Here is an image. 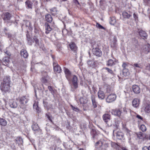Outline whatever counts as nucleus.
<instances>
[{
    "label": "nucleus",
    "mask_w": 150,
    "mask_h": 150,
    "mask_svg": "<svg viewBox=\"0 0 150 150\" xmlns=\"http://www.w3.org/2000/svg\"><path fill=\"white\" fill-rule=\"evenodd\" d=\"M111 113L112 115L120 117L121 115L122 112L119 109H115L112 110Z\"/></svg>",
    "instance_id": "obj_6"
},
{
    "label": "nucleus",
    "mask_w": 150,
    "mask_h": 150,
    "mask_svg": "<svg viewBox=\"0 0 150 150\" xmlns=\"http://www.w3.org/2000/svg\"><path fill=\"white\" fill-rule=\"evenodd\" d=\"M88 64L90 66H93L95 65V62L93 60H89L87 62Z\"/></svg>",
    "instance_id": "obj_42"
},
{
    "label": "nucleus",
    "mask_w": 150,
    "mask_h": 150,
    "mask_svg": "<svg viewBox=\"0 0 150 150\" xmlns=\"http://www.w3.org/2000/svg\"><path fill=\"white\" fill-rule=\"evenodd\" d=\"M46 20L49 23H51L52 20V18L50 14H47L45 16Z\"/></svg>",
    "instance_id": "obj_27"
},
{
    "label": "nucleus",
    "mask_w": 150,
    "mask_h": 150,
    "mask_svg": "<svg viewBox=\"0 0 150 150\" xmlns=\"http://www.w3.org/2000/svg\"><path fill=\"white\" fill-rule=\"evenodd\" d=\"M92 51L93 54L98 57H100L102 55V52L101 50L98 48L94 47L93 46Z\"/></svg>",
    "instance_id": "obj_5"
},
{
    "label": "nucleus",
    "mask_w": 150,
    "mask_h": 150,
    "mask_svg": "<svg viewBox=\"0 0 150 150\" xmlns=\"http://www.w3.org/2000/svg\"><path fill=\"white\" fill-rule=\"evenodd\" d=\"M58 64H57V63H53V66H58Z\"/></svg>",
    "instance_id": "obj_64"
},
{
    "label": "nucleus",
    "mask_w": 150,
    "mask_h": 150,
    "mask_svg": "<svg viewBox=\"0 0 150 150\" xmlns=\"http://www.w3.org/2000/svg\"><path fill=\"white\" fill-rule=\"evenodd\" d=\"M50 11L51 14L54 16L56 15L58 13V11L56 7H54L51 8Z\"/></svg>",
    "instance_id": "obj_28"
},
{
    "label": "nucleus",
    "mask_w": 150,
    "mask_h": 150,
    "mask_svg": "<svg viewBox=\"0 0 150 150\" xmlns=\"http://www.w3.org/2000/svg\"><path fill=\"white\" fill-rule=\"evenodd\" d=\"M10 78L9 77L4 76L3 79V81L1 83L10 85Z\"/></svg>",
    "instance_id": "obj_15"
},
{
    "label": "nucleus",
    "mask_w": 150,
    "mask_h": 150,
    "mask_svg": "<svg viewBox=\"0 0 150 150\" xmlns=\"http://www.w3.org/2000/svg\"><path fill=\"white\" fill-rule=\"evenodd\" d=\"M139 33L141 37L146 38L147 36V35L146 33L143 30H140L139 32Z\"/></svg>",
    "instance_id": "obj_33"
},
{
    "label": "nucleus",
    "mask_w": 150,
    "mask_h": 150,
    "mask_svg": "<svg viewBox=\"0 0 150 150\" xmlns=\"http://www.w3.org/2000/svg\"><path fill=\"white\" fill-rule=\"evenodd\" d=\"M32 127L33 130L34 131H38L40 130V128L36 123H33Z\"/></svg>",
    "instance_id": "obj_29"
},
{
    "label": "nucleus",
    "mask_w": 150,
    "mask_h": 150,
    "mask_svg": "<svg viewBox=\"0 0 150 150\" xmlns=\"http://www.w3.org/2000/svg\"><path fill=\"white\" fill-rule=\"evenodd\" d=\"M103 118L108 127L111 126L112 123L110 120V115L108 114H105L103 116Z\"/></svg>",
    "instance_id": "obj_1"
},
{
    "label": "nucleus",
    "mask_w": 150,
    "mask_h": 150,
    "mask_svg": "<svg viewBox=\"0 0 150 150\" xmlns=\"http://www.w3.org/2000/svg\"><path fill=\"white\" fill-rule=\"evenodd\" d=\"M116 98L115 94H111L108 95L106 99V101L108 103H111L115 101Z\"/></svg>",
    "instance_id": "obj_3"
},
{
    "label": "nucleus",
    "mask_w": 150,
    "mask_h": 150,
    "mask_svg": "<svg viewBox=\"0 0 150 150\" xmlns=\"http://www.w3.org/2000/svg\"><path fill=\"white\" fill-rule=\"evenodd\" d=\"M98 144H100V145L96 147L95 150H105V149L103 148L102 146L103 143L101 141H98L96 142V146H97Z\"/></svg>",
    "instance_id": "obj_11"
},
{
    "label": "nucleus",
    "mask_w": 150,
    "mask_h": 150,
    "mask_svg": "<svg viewBox=\"0 0 150 150\" xmlns=\"http://www.w3.org/2000/svg\"><path fill=\"white\" fill-rule=\"evenodd\" d=\"M105 69H106V70H107V71L109 73H110L111 74H112L113 73V71H112V70L109 69L108 68L105 67Z\"/></svg>",
    "instance_id": "obj_54"
},
{
    "label": "nucleus",
    "mask_w": 150,
    "mask_h": 150,
    "mask_svg": "<svg viewBox=\"0 0 150 150\" xmlns=\"http://www.w3.org/2000/svg\"><path fill=\"white\" fill-rule=\"evenodd\" d=\"M129 111V110L125 108H123V112H124V114H127V112Z\"/></svg>",
    "instance_id": "obj_52"
},
{
    "label": "nucleus",
    "mask_w": 150,
    "mask_h": 150,
    "mask_svg": "<svg viewBox=\"0 0 150 150\" xmlns=\"http://www.w3.org/2000/svg\"><path fill=\"white\" fill-rule=\"evenodd\" d=\"M142 150H149L148 147L145 146L142 148Z\"/></svg>",
    "instance_id": "obj_58"
},
{
    "label": "nucleus",
    "mask_w": 150,
    "mask_h": 150,
    "mask_svg": "<svg viewBox=\"0 0 150 150\" xmlns=\"http://www.w3.org/2000/svg\"><path fill=\"white\" fill-rule=\"evenodd\" d=\"M140 129L143 132H145L146 129V126L144 125H142L140 127Z\"/></svg>",
    "instance_id": "obj_47"
},
{
    "label": "nucleus",
    "mask_w": 150,
    "mask_h": 150,
    "mask_svg": "<svg viewBox=\"0 0 150 150\" xmlns=\"http://www.w3.org/2000/svg\"><path fill=\"white\" fill-rule=\"evenodd\" d=\"M9 57H4L3 59V62H4L6 65H8L9 63L10 62L9 60Z\"/></svg>",
    "instance_id": "obj_39"
},
{
    "label": "nucleus",
    "mask_w": 150,
    "mask_h": 150,
    "mask_svg": "<svg viewBox=\"0 0 150 150\" xmlns=\"http://www.w3.org/2000/svg\"><path fill=\"white\" fill-rule=\"evenodd\" d=\"M122 14L124 18H129L132 16V13L129 11L128 12L124 11L122 12Z\"/></svg>",
    "instance_id": "obj_20"
},
{
    "label": "nucleus",
    "mask_w": 150,
    "mask_h": 150,
    "mask_svg": "<svg viewBox=\"0 0 150 150\" xmlns=\"http://www.w3.org/2000/svg\"><path fill=\"white\" fill-rule=\"evenodd\" d=\"M48 88L50 91V92L51 93L54 95V91L53 90V88L52 86H49L48 87Z\"/></svg>",
    "instance_id": "obj_46"
},
{
    "label": "nucleus",
    "mask_w": 150,
    "mask_h": 150,
    "mask_svg": "<svg viewBox=\"0 0 150 150\" xmlns=\"http://www.w3.org/2000/svg\"><path fill=\"white\" fill-rule=\"evenodd\" d=\"M112 146L114 148H116L117 149L119 150L120 148V146L117 144L115 143H113L112 144Z\"/></svg>",
    "instance_id": "obj_45"
},
{
    "label": "nucleus",
    "mask_w": 150,
    "mask_h": 150,
    "mask_svg": "<svg viewBox=\"0 0 150 150\" xmlns=\"http://www.w3.org/2000/svg\"><path fill=\"white\" fill-rule=\"evenodd\" d=\"M117 61L116 60L109 59L107 62V65L108 66H113L117 65Z\"/></svg>",
    "instance_id": "obj_16"
},
{
    "label": "nucleus",
    "mask_w": 150,
    "mask_h": 150,
    "mask_svg": "<svg viewBox=\"0 0 150 150\" xmlns=\"http://www.w3.org/2000/svg\"><path fill=\"white\" fill-rule=\"evenodd\" d=\"M125 66H124V68L122 70V74L124 76L126 77L129 74V72L128 70L125 68Z\"/></svg>",
    "instance_id": "obj_32"
},
{
    "label": "nucleus",
    "mask_w": 150,
    "mask_h": 150,
    "mask_svg": "<svg viewBox=\"0 0 150 150\" xmlns=\"http://www.w3.org/2000/svg\"><path fill=\"white\" fill-rule=\"evenodd\" d=\"M143 51L146 53H147L150 51V45L147 44L144 45L142 48Z\"/></svg>",
    "instance_id": "obj_12"
},
{
    "label": "nucleus",
    "mask_w": 150,
    "mask_h": 150,
    "mask_svg": "<svg viewBox=\"0 0 150 150\" xmlns=\"http://www.w3.org/2000/svg\"><path fill=\"white\" fill-rule=\"evenodd\" d=\"M117 138L119 139H122L123 137V133L120 131H118L116 133Z\"/></svg>",
    "instance_id": "obj_24"
},
{
    "label": "nucleus",
    "mask_w": 150,
    "mask_h": 150,
    "mask_svg": "<svg viewBox=\"0 0 150 150\" xmlns=\"http://www.w3.org/2000/svg\"><path fill=\"white\" fill-rule=\"evenodd\" d=\"M11 17V14L8 12H6L4 14V17L3 19L5 22L8 23V21L10 20Z\"/></svg>",
    "instance_id": "obj_8"
},
{
    "label": "nucleus",
    "mask_w": 150,
    "mask_h": 150,
    "mask_svg": "<svg viewBox=\"0 0 150 150\" xmlns=\"http://www.w3.org/2000/svg\"><path fill=\"white\" fill-rule=\"evenodd\" d=\"M122 150H128L125 147H122Z\"/></svg>",
    "instance_id": "obj_63"
},
{
    "label": "nucleus",
    "mask_w": 150,
    "mask_h": 150,
    "mask_svg": "<svg viewBox=\"0 0 150 150\" xmlns=\"http://www.w3.org/2000/svg\"><path fill=\"white\" fill-rule=\"evenodd\" d=\"M116 22V21L114 17H113L110 18V23L111 25H114L115 24Z\"/></svg>",
    "instance_id": "obj_40"
},
{
    "label": "nucleus",
    "mask_w": 150,
    "mask_h": 150,
    "mask_svg": "<svg viewBox=\"0 0 150 150\" xmlns=\"http://www.w3.org/2000/svg\"><path fill=\"white\" fill-rule=\"evenodd\" d=\"M138 118L140 119L141 120H142L143 118L140 116V115H137L136 116Z\"/></svg>",
    "instance_id": "obj_57"
},
{
    "label": "nucleus",
    "mask_w": 150,
    "mask_h": 150,
    "mask_svg": "<svg viewBox=\"0 0 150 150\" xmlns=\"http://www.w3.org/2000/svg\"><path fill=\"white\" fill-rule=\"evenodd\" d=\"M74 2L76 4H79V3L77 0H74Z\"/></svg>",
    "instance_id": "obj_59"
},
{
    "label": "nucleus",
    "mask_w": 150,
    "mask_h": 150,
    "mask_svg": "<svg viewBox=\"0 0 150 150\" xmlns=\"http://www.w3.org/2000/svg\"><path fill=\"white\" fill-rule=\"evenodd\" d=\"M69 46L71 50L76 53L77 47L75 43L72 42L70 44Z\"/></svg>",
    "instance_id": "obj_10"
},
{
    "label": "nucleus",
    "mask_w": 150,
    "mask_h": 150,
    "mask_svg": "<svg viewBox=\"0 0 150 150\" xmlns=\"http://www.w3.org/2000/svg\"><path fill=\"white\" fill-rule=\"evenodd\" d=\"M96 27L100 29H104V28L98 23H97Z\"/></svg>",
    "instance_id": "obj_49"
},
{
    "label": "nucleus",
    "mask_w": 150,
    "mask_h": 150,
    "mask_svg": "<svg viewBox=\"0 0 150 150\" xmlns=\"http://www.w3.org/2000/svg\"><path fill=\"white\" fill-rule=\"evenodd\" d=\"M80 101L81 104L84 105L87 103V101L83 98H81L80 99Z\"/></svg>",
    "instance_id": "obj_41"
},
{
    "label": "nucleus",
    "mask_w": 150,
    "mask_h": 150,
    "mask_svg": "<svg viewBox=\"0 0 150 150\" xmlns=\"http://www.w3.org/2000/svg\"><path fill=\"white\" fill-rule=\"evenodd\" d=\"M33 108L34 109H35L36 110L38 113L41 112V109L38 106L37 103H34L33 104Z\"/></svg>",
    "instance_id": "obj_38"
},
{
    "label": "nucleus",
    "mask_w": 150,
    "mask_h": 150,
    "mask_svg": "<svg viewBox=\"0 0 150 150\" xmlns=\"http://www.w3.org/2000/svg\"><path fill=\"white\" fill-rule=\"evenodd\" d=\"M64 72L66 75V77L68 80L70 79V76H71V71L65 68Z\"/></svg>",
    "instance_id": "obj_23"
},
{
    "label": "nucleus",
    "mask_w": 150,
    "mask_h": 150,
    "mask_svg": "<svg viewBox=\"0 0 150 150\" xmlns=\"http://www.w3.org/2000/svg\"><path fill=\"white\" fill-rule=\"evenodd\" d=\"M146 69L148 70L149 71H150V66H146Z\"/></svg>",
    "instance_id": "obj_60"
},
{
    "label": "nucleus",
    "mask_w": 150,
    "mask_h": 150,
    "mask_svg": "<svg viewBox=\"0 0 150 150\" xmlns=\"http://www.w3.org/2000/svg\"><path fill=\"white\" fill-rule=\"evenodd\" d=\"M133 17L135 20H137L138 18L137 16L135 13L133 14Z\"/></svg>",
    "instance_id": "obj_56"
},
{
    "label": "nucleus",
    "mask_w": 150,
    "mask_h": 150,
    "mask_svg": "<svg viewBox=\"0 0 150 150\" xmlns=\"http://www.w3.org/2000/svg\"><path fill=\"white\" fill-rule=\"evenodd\" d=\"M110 91V86H107V88H106V91L108 93H109Z\"/></svg>",
    "instance_id": "obj_55"
},
{
    "label": "nucleus",
    "mask_w": 150,
    "mask_h": 150,
    "mask_svg": "<svg viewBox=\"0 0 150 150\" xmlns=\"http://www.w3.org/2000/svg\"><path fill=\"white\" fill-rule=\"evenodd\" d=\"M122 124L123 130L127 133H128L129 134H130L129 133L130 132V131L126 127V125L123 123H122Z\"/></svg>",
    "instance_id": "obj_37"
},
{
    "label": "nucleus",
    "mask_w": 150,
    "mask_h": 150,
    "mask_svg": "<svg viewBox=\"0 0 150 150\" xmlns=\"http://www.w3.org/2000/svg\"><path fill=\"white\" fill-rule=\"evenodd\" d=\"M45 33L46 34H48L52 30V29L50 27V26L47 23L45 24Z\"/></svg>",
    "instance_id": "obj_25"
},
{
    "label": "nucleus",
    "mask_w": 150,
    "mask_h": 150,
    "mask_svg": "<svg viewBox=\"0 0 150 150\" xmlns=\"http://www.w3.org/2000/svg\"><path fill=\"white\" fill-rule=\"evenodd\" d=\"M16 143L18 144V145L22 144L23 143V140L20 137H18L15 139Z\"/></svg>",
    "instance_id": "obj_36"
},
{
    "label": "nucleus",
    "mask_w": 150,
    "mask_h": 150,
    "mask_svg": "<svg viewBox=\"0 0 150 150\" xmlns=\"http://www.w3.org/2000/svg\"><path fill=\"white\" fill-rule=\"evenodd\" d=\"M102 146H103V148L105 149V150H107V148L109 147V144L107 143H105Z\"/></svg>",
    "instance_id": "obj_53"
},
{
    "label": "nucleus",
    "mask_w": 150,
    "mask_h": 150,
    "mask_svg": "<svg viewBox=\"0 0 150 150\" xmlns=\"http://www.w3.org/2000/svg\"><path fill=\"white\" fill-rule=\"evenodd\" d=\"M133 92L136 94H139L140 92V87L136 85H133L132 87Z\"/></svg>",
    "instance_id": "obj_9"
},
{
    "label": "nucleus",
    "mask_w": 150,
    "mask_h": 150,
    "mask_svg": "<svg viewBox=\"0 0 150 150\" xmlns=\"http://www.w3.org/2000/svg\"><path fill=\"white\" fill-rule=\"evenodd\" d=\"M10 85L1 83L0 88L1 91L4 93H6L9 91Z\"/></svg>",
    "instance_id": "obj_2"
},
{
    "label": "nucleus",
    "mask_w": 150,
    "mask_h": 150,
    "mask_svg": "<svg viewBox=\"0 0 150 150\" xmlns=\"http://www.w3.org/2000/svg\"><path fill=\"white\" fill-rule=\"evenodd\" d=\"M25 3L26 5L28 8L32 9V4H33L31 2H30V1L29 0H27L25 2Z\"/></svg>",
    "instance_id": "obj_35"
},
{
    "label": "nucleus",
    "mask_w": 150,
    "mask_h": 150,
    "mask_svg": "<svg viewBox=\"0 0 150 150\" xmlns=\"http://www.w3.org/2000/svg\"><path fill=\"white\" fill-rule=\"evenodd\" d=\"M98 95L99 99H103L105 97V94L102 91H99L98 93Z\"/></svg>",
    "instance_id": "obj_21"
},
{
    "label": "nucleus",
    "mask_w": 150,
    "mask_h": 150,
    "mask_svg": "<svg viewBox=\"0 0 150 150\" xmlns=\"http://www.w3.org/2000/svg\"><path fill=\"white\" fill-rule=\"evenodd\" d=\"M77 78L76 76H73L72 79V83L74 87L75 88H76L78 87V83H77Z\"/></svg>",
    "instance_id": "obj_17"
},
{
    "label": "nucleus",
    "mask_w": 150,
    "mask_h": 150,
    "mask_svg": "<svg viewBox=\"0 0 150 150\" xmlns=\"http://www.w3.org/2000/svg\"><path fill=\"white\" fill-rule=\"evenodd\" d=\"M7 124V122L5 119L0 117V125L5 126Z\"/></svg>",
    "instance_id": "obj_34"
},
{
    "label": "nucleus",
    "mask_w": 150,
    "mask_h": 150,
    "mask_svg": "<svg viewBox=\"0 0 150 150\" xmlns=\"http://www.w3.org/2000/svg\"><path fill=\"white\" fill-rule=\"evenodd\" d=\"M43 103L44 104V106L45 107H46V104L47 103V102H45L44 101H43Z\"/></svg>",
    "instance_id": "obj_62"
},
{
    "label": "nucleus",
    "mask_w": 150,
    "mask_h": 150,
    "mask_svg": "<svg viewBox=\"0 0 150 150\" xmlns=\"http://www.w3.org/2000/svg\"><path fill=\"white\" fill-rule=\"evenodd\" d=\"M28 101V99L25 98V97L23 96L21 97L20 99V101L21 104L25 105Z\"/></svg>",
    "instance_id": "obj_26"
},
{
    "label": "nucleus",
    "mask_w": 150,
    "mask_h": 150,
    "mask_svg": "<svg viewBox=\"0 0 150 150\" xmlns=\"http://www.w3.org/2000/svg\"><path fill=\"white\" fill-rule=\"evenodd\" d=\"M26 37L28 44L29 45H32L33 43V41L32 40L30 35L28 34H26Z\"/></svg>",
    "instance_id": "obj_30"
},
{
    "label": "nucleus",
    "mask_w": 150,
    "mask_h": 150,
    "mask_svg": "<svg viewBox=\"0 0 150 150\" xmlns=\"http://www.w3.org/2000/svg\"><path fill=\"white\" fill-rule=\"evenodd\" d=\"M20 53L21 56L24 58H27L28 56L27 52L25 50H21V51Z\"/></svg>",
    "instance_id": "obj_14"
},
{
    "label": "nucleus",
    "mask_w": 150,
    "mask_h": 150,
    "mask_svg": "<svg viewBox=\"0 0 150 150\" xmlns=\"http://www.w3.org/2000/svg\"><path fill=\"white\" fill-rule=\"evenodd\" d=\"M91 135L92 136V138L93 139L97 138L98 134L95 129H93L91 132Z\"/></svg>",
    "instance_id": "obj_19"
},
{
    "label": "nucleus",
    "mask_w": 150,
    "mask_h": 150,
    "mask_svg": "<svg viewBox=\"0 0 150 150\" xmlns=\"http://www.w3.org/2000/svg\"><path fill=\"white\" fill-rule=\"evenodd\" d=\"M144 134L142 132H139L137 134V136L140 138H141L143 136Z\"/></svg>",
    "instance_id": "obj_51"
},
{
    "label": "nucleus",
    "mask_w": 150,
    "mask_h": 150,
    "mask_svg": "<svg viewBox=\"0 0 150 150\" xmlns=\"http://www.w3.org/2000/svg\"><path fill=\"white\" fill-rule=\"evenodd\" d=\"M142 109L147 113L150 112V103L144 104L143 105Z\"/></svg>",
    "instance_id": "obj_7"
},
{
    "label": "nucleus",
    "mask_w": 150,
    "mask_h": 150,
    "mask_svg": "<svg viewBox=\"0 0 150 150\" xmlns=\"http://www.w3.org/2000/svg\"><path fill=\"white\" fill-rule=\"evenodd\" d=\"M146 3H149L150 2V0H143Z\"/></svg>",
    "instance_id": "obj_61"
},
{
    "label": "nucleus",
    "mask_w": 150,
    "mask_h": 150,
    "mask_svg": "<svg viewBox=\"0 0 150 150\" xmlns=\"http://www.w3.org/2000/svg\"><path fill=\"white\" fill-rule=\"evenodd\" d=\"M71 106L72 110L76 112H78L79 110V109L77 107H74L72 105H71Z\"/></svg>",
    "instance_id": "obj_50"
},
{
    "label": "nucleus",
    "mask_w": 150,
    "mask_h": 150,
    "mask_svg": "<svg viewBox=\"0 0 150 150\" xmlns=\"http://www.w3.org/2000/svg\"><path fill=\"white\" fill-rule=\"evenodd\" d=\"M46 115L47 117V118L49 120L52 122V124H54V123L52 120V116H50L47 114H46Z\"/></svg>",
    "instance_id": "obj_48"
},
{
    "label": "nucleus",
    "mask_w": 150,
    "mask_h": 150,
    "mask_svg": "<svg viewBox=\"0 0 150 150\" xmlns=\"http://www.w3.org/2000/svg\"><path fill=\"white\" fill-rule=\"evenodd\" d=\"M92 103V107L93 108H96L97 107V103L95 99V97L94 95H91V98Z\"/></svg>",
    "instance_id": "obj_18"
},
{
    "label": "nucleus",
    "mask_w": 150,
    "mask_h": 150,
    "mask_svg": "<svg viewBox=\"0 0 150 150\" xmlns=\"http://www.w3.org/2000/svg\"><path fill=\"white\" fill-rule=\"evenodd\" d=\"M33 39L34 41L35 42L36 44L38 45H39V47L40 48L42 49V50L44 51L45 50V48L44 47L43 45L42 46H40L39 45V40L37 37L36 36H34L33 37Z\"/></svg>",
    "instance_id": "obj_22"
},
{
    "label": "nucleus",
    "mask_w": 150,
    "mask_h": 150,
    "mask_svg": "<svg viewBox=\"0 0 150 150\" xmlns=\"http://www.w3.org/2000/svg\"><path fill=\"white\" fill-rule=\"evenodd\" d=\"M54 70L55 73H59L62 71V69L60 66H54Z\"/></svg>",
    "instance_id": "obj_31"
},
{
    "label": "nucleus",
    "mask_w": 150,
    "mask_h": 150,
    "mask_svg": "<svg viewBox=\"0 0 150 150\" xmlns=\"http://www.w3.org/2000/svg\"><path fill=\"white\" fill-rule=\"evenodd\" d=\"M8 49V48H6V49L4 50V52L5 53H6L8 56V57H10V56L11 55V54Z\"/></svg>",
    "instance_id": "obj_44"
},
{
    "label": "nucleus",
    "mask_w": 150,
    "mask_h": 150,
    "mask_svg": "<svg viewBox=\"0 0 150 150\" xmlns=\"http://www.w3.org/2000/svg\"><path fill=\"white\" fill-rule=\"evenodd\" d=\"M19 101L17 99L14 100H10L9 103V105L11 108H16L18 107Z\"/></svg>",
    "instance_id": "obj_4"
},
{
    "label": "nucleus",
    "mask_w": 150,
    "mask_h": 150,
    "mask_svg": "<svg viewBox=\"0 0 150 150\" xmlns=\"http://www.w3.org/2000/svg\"><path fill=\"white\" fill-rule=\"evenodd\" d=\"M45 74H46V77H42V78L41 81L42 82V83L46 84V83H47V80L46 78L47 77V74L46 73Z\"/></svg>",
    "instance_id": "obj_43"
},
{
    "label": "nucleus",
    "mask_w": 150,
    "mask_h": 150,
    "mask_svg": "<svg viewBox=\"0 0 150 150\" xmlns=\"http://www.w3.org/2000/svg\"><path fill=\"white\" fill-rule=\"evenodd\" d=\"M132 106L135 108L137 107L139 104V100L137 98H134L132 101Z\"/></svg>",
    "instance_id": "obj_13"
}]
</instances>
